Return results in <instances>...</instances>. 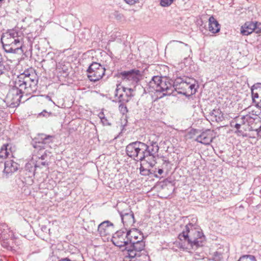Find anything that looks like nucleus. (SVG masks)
I'll return each mask as SVG.
<instances>
[{
    "label": "nucleus",
    "instance_id": "f257e3e1",
    "mask_svg": "<svg viewBox=\"0 0 261 261\" xmlns=\"http://www.w3.org/2000/svg\"><path fill=\"white\" fill-rule=\"evenodd\" d=\"M38 77L34 69L31 68L25 70L15 80L13 87L7 94V98L12 103L20 101L22 94H31L37 90Z\"/></svg>",
    "mask_w": 261,
    "mask_h": 261
},
{
    "label": "nucleus",
    "instance_id": "f03ea898",
    "mask_svg": "<svg viewBox=\"0 0 261 261\" xmlns=\"http://www.w3.org/2000/svg\"><path fill=\"white\" fill-rule=\"evenodd\" d=\"M153 138H156V136L153 135L150 137L148 145L141 142H135L128 145L126 148L128 156L137 162L144 160L149 163L154 158V154L159 150L157 142Z\"/></svg>",
    "mask_w": 261,
    "mask_h": 261
},
{
    "label": "nucleus",
    "instance_id": "7ed1b4c3",
    "mask_svg": "<svg viewBox=\"0 0 261 261\" xmlns=\"http://www.w3.org/2000/svg\"><path fill=\"white\" fill-rule=\"evenodd\" d=\"M1 42L5 52L16 54L22 46L23 34L16 29L9 30L3 34Z\"/></svg>",
    "mask_w": 261,
    "mask_h": 261
},
{
    "label": "nucleus",
    "instance_id": "20e7f679",
    "mask_svg": "<svg viewBox=\"0 0 261 261\" xmlns=\"http://www.w3.org/2000/svg\"><path fill=\"white\" fill-rule=\"evenodd\" d=\"M178 238L181 241H187L192 248H197L203 245L205 237L202 230L198 225L189 223L185 226V230L179 234Z\"/></svg>",
    "mask_w": 261,
    "mask_h": 261
},
{
    "label": "nucleus",
    "instance_id": "39448f33",
    "mask_svg": "<svg viewBox=\"0 0 261 261\" xmlns=\"http://www.w3.org/2000/svg\"><path fill=\"white\" fill-rule=\"evenodd\" d=\"M150 92L162 94L160 98L171 95L175 89L174 82L166 77L154 76L148 84Z\"/></svg>",
    "mask_w": 261,
    "mask_h": 261
},
{
    "label": "nucleus",
    "instance_id": "423d86ee",
    "mask_svg": "<svg viewBox=\"0 0 261 261\" xmlns=\"http://www.w3.org/2000/svg\"><path fill=\"white\" fill-rule=\"evenodd\" d=\"M175 89L178 90L179 93L189 96L195 94L198 85L196 81L189 77H177L174 81Z\"/></svg>",
    "mask_w": 261,
    "mask_h": 261
},
{
    "label": "nucleus",
    "instance_id": "0eeeda50",
    "mask_svg": "<svg viewBox=\"0 0 261 261\" xmlns=\"http://www.w3.org/2000/svg\"><path fill=\"white\" fill-rule=\"evenodd\" d=\"M52 140V137L50 136H46L44 134L39 135L38 138H36L35 140V143L34 144V147L35 148H39L40 153L38 155H33L32 160L33 161H36L37 159H41L43 160L45 159V156L43 154L44 152L43 149H44V145L48 144Z\"/></svg>",
    "mask_w": 261,
    "mask_h": 261
},
{
    "label": "nucleus",
    "instance_id": "6e6552de",
    "mask_svg": "<svg viewBox=\"0 0 261 261\" xmlns=\"http://www.w3.org/2000/svg\"><path fill=\"white\" fill-rule=\"evenodd\" d=\"M244 119L246 120L247 126H243L244 130L258 132L261 123L260 117L258 116L257 114L254 113L253 111L251 112L248 111V114L245 115Z\"/></svg>",
    "mask_w": 261,
    "mask_h": 261
},
{
    "label": "nucleus",
    "instance_id": "1a4fd4ad",
    "mask_svg": "<svg viewBox=\"0 0 261 261\" xmlns=\"http://www.w3.org/2000/svg\"><path fill=\"white\" fill-rule=\"evenodd\" d=\"M141 73L139 70H131L119 73L123 83L128 85L135 86L141 79Z\"/></svg>",
    "mask_w": 261,
    "mask_h": 261
},
{
    "label": "nucleus",
    "instance_id": "9d476101",
    "mask_svg": "<svg viewBox=\"0 0 261 261\" xmlns=\"http://www.w3.org/2000/svg\"><path fill=\"white\" fill-rule=\"evenodd\" d=\"M115 95L119 102H127L134 96V90L131 88H126L118 84L115 90Z\"/></svg>",
    "mask_w": 261,
    "mask_h": 261
},
{
    "label": "nucleus",
    "instance_id": "9b49d317",
    "mask_svg": "<svg viewBox=\"0 0 261 261\" xmlns=\"http://www.w3.org/2000/svg\"><path fill=\"white\" fill-rule=\"evenodd\" d=\"M88 77L91 81L96 82L101 79L105 72V68L98 63H93L87 70Z\"/></svg>",
    "mask_w": 261,
    "mask_h": 261
},
{
    "label": "nucleus",
    "instance_id": "f8f14e48",
    "mask_svg": "<svg viewBox=\"0 0 261 261\" xmlns=\"http://www.w3.org/2000/svg\"><path fill=\"white\" fill-rule=\"evenodd\" d=\"M142 238H140L141 240L130 243V246L125 247V249L127 251L129 257L133 258L141 256V252L144 250L145 246Z\"/></svg>",
    "mask_w": 261,
    "mask_h": 261
},
{
    "label": "nucleus",
    "instance_id": "ddd939ff",
    "mask_svg": "<svg viewBox=\"0 0 261 261\" xmlns=\"http://www.w3.org/2000/svg\"><path fill=\"white\" fill-rule=\"evenodd\" d=\"M129 233L122 230L117 231L115 232L112 238V242L116 246L120 248L122 247H127L129 244V240L128 238Z\"/></svg>",
    "mask_w": 261,
    "mask_h": 261
},
{
    "label": "nucleus",
    "instance_id": "4468645a",
    "mask_svg": "<svg viewBox=\"0 0 261 261\" xmlns=\"http://www.w3.org/2000/svg\"><path fill=\"white\" fill-rule=\"evenodd\" d=\"M120 215L122 222L124 226L126 227L133 226L135 222L134 213L129 208L118 211Z\"/></svg>",
    "mask_w": 261,
    "mask_h": 261
},
{
    "label": "nucleus",
    "instance_id": "2eb2a0df",
    "mask_svg": "<svg viewBox=\"0 0 261 261\" xmlns=\"http://www.w3.org/2000/svg\"><path fill=\"white\" fill-rule=\"evenodd\" d=\"M10 149L11 146L8 144L2 146L0 150V163H14V161L10 160L11 158Z\"/></svg>",
    "mask_w": 261,
    "mask_h": 261
},
{
    "label": "nucleus",
    "instance_id": "dca6fc26",
    "mask_svg": "<svg viewBox=\"0 0 261 261\" xmlns=\"http://www.w3.org/2000/svg\"><path fill=\"white\" fill-rule=\"evenodd\" d=\"M253 102L257 107L261 108V84L254 85L251 88Z\"/></svg>",
    "mask_w": 261,
    "mask_h": 261
},
{
    "label": "nucleus",
    "instance_id": "f3484780",
    "mask_svg": "<svg viewBox=\"0 0 261 261\" xmlns=\"http://www.w3.org/2000/svg\"><path fill=\"white\" fill-rule=\"evenodd\" d=\"M214 137L213 131L208 129L198 136L196 141L205 145H209L212 142Z\"/></svg>",
    "mask_w": 261,
    "mask_h": 261
},
{
    "label": "nucleus",
    "instance_id": "a211bd4d",
    "mask_svg": "<svg viewBox=\"0 0 261 261\" xmlns=\"http://www.w3.org/2000/svg\"><path fill=\"white\" fill-rule=\"evenodd\" d=\"M113 228V224L107 220L102 222L98 225V231L101 236H107L110 234Z\"/></svg>",
    "mask_w": 261,
    "mask_h": 261
},
{
    "label": "nucleus",
    "instance_id": "6ab92c4d",
    "mask_svg": "<svg viewBox=\"0 0 261 261\" xmlns=\"http://www.w3.org/2000/svg\"><path fill=\"white\" fill-rule=\"evenodd\" d=\"M255 28L256 25L254 22H246L241 27V33L243 35H248L251 34L255 30Z\"/></svg>",
    "mask_w": 261,
    "mask_h": 261
},
{
    "label": "nucleus",
    "instance_id": "aec40b11",
    "mask_svg": "<svg viewBox=\"0 0 261 261\" xmlns=\"http://www.w3.org/2000/svg\"><path fill=\"white\" fill-rule=\"evenodd\" d=\"M208 119L212 121L220 122L224 119V115L219 109H214L210 113Z\"/></svg>",
    "mask_w": 261,
    "mask_h": 261
},
{
    "label": "nucleus",
    "instance_id": "412c9836",
    "mask_svg": "<svg viewBox=\"0 0 261 261\" xmlns=\"http://www.w3.org/2000/svg\"><path fill=\"white\" fill-rule=\"evenodd\" d=\"M208 30L214 34L218 33L220 30V24L213 16L208 19Z\"/></svg>",
    "mask_w": 261,
    "mask_h": 261
},
{
    "label": "nucleus",
    "instance_id": "4be33fe9",
    "mask_svg": "<svg viewBox=\"0 0 261 261\" xmlns=\"http://www.w3.org/2000/svg\"><path fill=\"white\" fill-rule=\"evenodd\" d=\"M244 118L245 115H241L237 117L235 121L231 122V126H234L237 130L241 129L240 132H242L243 130V126H247L246 120Z\"/></svg>",
    "mask_w": 261,
    "mask_h": 261
},
{
    "label": "nucleus",
    "instance_id": "5701e85b",
    "mask_svg": "<svg viewBox=\"0 0 261 261\" xmlns=\"http://www.w3.org/2000/svg\"><path fill=\"white\" fill-rule=\"evenodd\" d=\"M4 174L7 178L9 177L13 173L18 169V164H4Z\"/></svg>",
    "mask_w": 261,
    "mask_h": 261
},
{
    "label": "nucleus",
    "instance_id": "b1692460",
    "mask_svg": "<svg viewBox=\"0 0 261 261\" xmlns=\"http://www.w3.org/2000/svg\"><path fill=\"white\" fill-rule=\"evenodd\" d=\"M82 256L79 253L71 254L66 257L62 258L59 261H82Z\"/></svg>",
    "mask_w": 261,
    "mask_h": 261
},
{
    "label": "nucleus",
    "instance_id": "393cba45",
    "mask_svg": "<svg viewBox=\"0 0 261 261\" xmlns=\"http://www.w3.org/2000/svg\"><path fill=\"white\" fill-rule=\"evenodd\" d=\"M127 233H129V235H128V238H129L130 241H129V243H132L133 242L139 241L138 239V233L136 229H134L133 230H128L126 231Z\"/></svg>",
    "mask_w": 261,
    "mask_h": 261
},
{
    "label": "nucleus",
    "instance_id": "a878e982",
    "mask_svg": "<svg viewBox=\"0 0 261 261\" xmlns=\"http://www.w3.org/2000/svg\"><path fill=\"white\" fill-rule=\"evenodd\" d=\"M239 261H256L254 256L251 255H244L240 258Z\"/></svg>",
    "mask_w": 261,
    "mask_h": 261
},
{
    "label": "nucleus",
    "instance_id": "bb28decb",
    "mask_svg": "<svg viewBox=\"0 0 261 261\" xmlns=\"http://www.w3.org/2000/svg\"><path fill=\"white\" fill-rule=\"evenodd\" d=\"M174 0H160V4L162 7H168L173 3Z\"/></svg>",
    "mask_w": 261,
    "mask_h": 261
},
{
    "label": "nucleus",
    "instance_id": "cd10ccee",
    "mask_svg": "<svg viewBox=\"0 0 261 261\" xmlns=\"http://www.w3.org/2000/svg\"><path fill=\"white\" fill-rule=\"evenodd\" d=\"M222 257V254L221 253L215 252L213 256V260L214 261H220Z\"/></svg>",
    "mask_w": 261,
    "mask_h": 261
},
{
    "label": "nucleus",
    "instance_id": "c85d7f7f",
    "mask_svg": "<svg viewBox=\"0 0 261 261\" xmlns=\"http://www.w3.org/2000/svg\"><path fill=\"white\" fill-rule=\"evenodd\" d=\"M51 115V112H48L46 111V110H43L42 112L40 113L38 115V117H45L48 118L49 116H50Z\"/></svg>",
    "mask_w": 261,
    "mask_h": 261
},
{
    "label": "nucleus",
    "instance_id": "c756f323",
    "mask_svg": "<svg viewBox=\"0 0 261 261\" xmlns=\"http://www.w3.org/2000/svg\"><path fill=\"white\" fill-rule=\"evenodd\" d=\"M7 71V69L4 65V61H0V75L4 74Z\"/></svg>",
    "mask_w": 261,
    "mask_h": 261
},
{
    "label": "nucleus",
    "instance_id": "7c9ffc66",
    "mask_svg": "<svg viewBox=\"0 0 261 261\" xmlns=\"http://www.w3.org/2000/svg\"><path fill=\"white\" fill-rule=\"evenodd\" d=\"M140 173H141L142 175H148V174H149V169H144V168L142 167V164H140Z\"/></svg>",
    "mask_w": 261,
    "mask_h": 261
},
{
    "label": "nucleus",
    "instance_id": "2f4dec72",
    "mask_svg": "<svg viewBox=\"0 0 261 261\" xmlns=\"http://www.w3.org/2000/svg\"><path fill=\"white\" fill-rule=\"evenodd\" d=\"M254 23L256 25V28L254 31H255L256 33H259L261 31V23L254 22Z\"/></svg>",
    "mask_w": 261,
    "mask_h": 261
},
{
    "label": "nucleus",
    "instance_id": "473e14b6",
    "mask_svg": "<svg viewBox=\"0 0 261 261\" xmlns=\"http://www.w3.org/2000/svg\"><path fill=\"white\" fill-rule=\"evenodd\" d=\"M101 123L103 125H110L111 123L109 122V120L107 118L105 117H102L101 119H100Z\"/></svg>",
    "mask_w": 261,
    "mask_h": 261
},
{
    "label": "nucleus",
    "instance_id": "72a5a7b5",
    "mask_svg": "<svg viewBox=\"0 0 261 261\" xmlns=\"http://www.w3.org/2000/svg\"><path fill=\"white\" fill-rule=\"evenodd\" d=\"M124 1L126 4H128L129 5H134L139 1V0H124Z\"/></svg>",
    "mask_w": 261,
    "mask_h": 261
},
{
    "label": "nucleus",
    "instance_id": "f704fd0d",
    "mask_svg": "<svg viewBox=\"0 0 261 261\" xmlns=\"http://www.w3.org/2000/svg\"><path fill=\"white\" fill-rule=\"evenodd\" d=\"M100 119H101L102 117H105V114L102 111L100 112L98 115Z\"/></svg>",
    "mask_w": 261,
    "mask_h": 261
},
{
    "label": "nucleus",
    "instance_id": "c9c22d12",
    "mask_svg": "<svg viewBox=\"0 0 261 261\" xmlns=\"http://www.w3.org/2000/svg\"><path fill=\"white\" fill-rule=\"evenodd\" d=\"M257 134L259 136H261V124H260V125L259 127V129H258V130L257 132Z\"/></svg>",
    "mask_w": 261,
    "mask_h": 261
},
{
    "label": "nucleus",
    "instance_id": "e433bc0d",
    "mask_svg": "<svg viewBox=\"0 0 261 261\" xmlns=\"http://www.w3.org/2000/svg\"><path fill=\"white\" fill-rule=\"evenodd\" d=\"M158 173L160 174V175H161L163 173V169H159L158 171Z\"/></svg>",
    "mask_w": 261,
    "mask_h": 261
},
{
    "label": "nucleus",
    "instance_id": "4c0bfd02",
    "mask_svg": "<svg viewBox=\"0 0 261 261\" xmlns=\"http://www.w3.org/2000/svg\"><path fill=\"white\" fill-rule=\"evenodd\" d=\"M120 108H121V110L122 111V109L123 108V106H122L121 105H120ZM126 107H124V110L123 111V113H124L125 111Z\"/></svg>",
    "mask_w": 261,
    "mask_h": 261
},
{
    "label": "nucleus",
    "instance_id": "58836bf2",
    "mask_svg": "<svg viewBox=\"0 0 261 261\" xmlns=\"http://www.w3.org/2000/svg\"><path fill=\"white\" fill-rule=\"evenodd\" d=\"M46 98H47L49 101H52L55 104L54 102L52 101L51 98L49 96H46Z\"/></svg>",
    "mask_w": 261,
    "mask_h": 261
},
{
    "label": "nucleus",
    "instance_id": "ea45409f",
    "mask_svg": "<svg viewBox=\"0 0 261 261\" xmlns=\"http://www.w3.org/2000/svg\"><path fill=\"white\" fill-rule=\"evenodd\" d=\"M39 163L43 164V163H44V162H39Z\"/></svg>",
    "mask_w": 261,
    "mask_h": 261
},
{
    "label": "nucleus",
    "instance_id": "a19ab883",
    "mask_svg": "<svg viewBox=\"0 0 261 261\" xmlns=\"http://www.w3.org/2000/svg\"><path fill=\"white\" fill-rule=\"evenodd\" d=\"M35 168L38 167V166H37V164H35Z\"/></svg>",
    "mask_w": 261,
    "mask_h": 261
},
{
    "label": "nucleus",
    "instance_id": "79ce46f5",
    "mask_svg": "<svg viewBox=\"0 0 261 261\" xmlns=\"http://www.w3.org/2000/svg\"><path fill=\"white\" fill-rule=\"evenodd\" d=\"M2 112V111L1 110V109H0V113Z\"/></svg>",
    "mask_w": 261,
    "mask_h": 261
},
{
    "label": "nucleus",
    "instance_id": "37998d69",
    "mask_svg": "<svg viewBox=\"0 0 261 261\" xmlns=\"http://www.w3.org/2000/svg\"><path fill=\"white\" fill-rule=\"evenodd\" d=\"M150 166L151 167H153V166L152 165V164H150Z\"/></svg>",
    "mask_w": 261,
    "mask_h": 261
},
{
    "label": "nucleus",
    "instance_id": "c03bdc74",
    "mask_svg": "<svg viewBox=\"0 0 261 261\" xmlns=\"http://www.w3.org/2000/svg\"><path fill=\"white\" fill-rule=\"evenodd\" d=\"M239 261V260H238Z\"/></svg>",
    "mask_w": 261,
    "mask_h": 261
}]
</instances>
